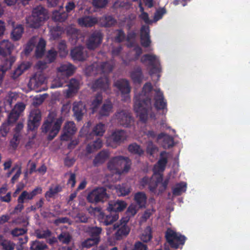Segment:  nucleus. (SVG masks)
<instances>
[{
  "mask_svg": "<svg viewBox=\"0 0 250 250\" xmlns=\"http://www.w3.org/2000/svg\"><path fill=\"white\" fill-rule=\"evenodd\" d=\"M141 44L142 46L146 48L150 45L151 41L150 39L149 28L148 26L143 25L141 28Z\"/></svg>",
  "mask_w": 250,
  "mask_h": 250,
  "instance_id": "obj_24",
  "label": "nucleus"
},
{
  "mask_svg": "<svg viewBox=\"0 0 250 250\" xmlns=\"http://www.w3.org/2000/svg\"><path fill=\"white\" fill-rule=\"evenodd\" d=\"M163 181V175L158 174L151 178L150 182H149L148 188L150 191L154 192L157 188L158 184Z\"/></svg>",
  "mask_w": 250,
  "mask_h": 250,
  "instance_id": "obj_36",
  "label": "nucleus"
},
{
  "mask_svg": "<svg viewBox=\"0 0 250 250\" xmlns=\"http://www.w3.org/2000/svg\"><path fill=\"white\" fill-rule=\"evenodd\" d=\"M27 229L24 228H15L11 231V234L14 236L23 235L27 232Z\"/></svg>",
  "mask_w": 250,
  "mask_h": 250,
  "instance_id": "obj_62",
  "label": "nucleus"
},
{
  "mask_svg": "<svg viewBox=\"0 0 250 250\" xmlns=\"http://www.w3.org/2000/svg\"><path fill=\"white\" fill-rule=\"evenodd\" d=\"M165 237L170 247L175 249L182 247L187 240L185 235L169 228L166 232Z\"/></svg>",
  "mask_w": 250,
  "mask_h": 250,
  "instance_id": "obj_6",
  "label": "nucleus"
},
{
  "mask_svg": "<svg viewBox=\"0 0 250 250\" xmlns=\"http://www.w3.org/2000/svg\"><path fill=\"white\" fill-rule=\"evenodd\" d=\"M134 201L138 208H146L147 196L145 192L139 191L134 194Z\"/></svg>",
  "mask_w": 250,
  "mask_h": 250,
  "instance_id": "obj_27",
  "label": "nucleus"
},
{
  "mask_svg": "<svg viewBox=\"0 0 250 250\" xmlns=\"http://www.w3.org/2000/svg\"><path fill=\"white\" fill-rule=\"evenodd\" d=\"M153 87L150 83H146L143 86L141 93L134 97V110L143 122H146L148 115L151 111V91Z\"/></svg>",
  "mask_w": 250,
  "mask_h": 250,
  "instance_id": "obj_1",
  "label": "nucleus"
},
{
  "mask_svg": "<svg viewBox=\"0 0 250 250\" xmlns=\"http://www.w3.org/2000/svg\"><path fill=\"white\" fill-rule=\"evenodd\" d=\"M3 250H14L15 244L12 241L8 240H3L0 243Z\"/></svg>",
  "mask_w": 250,
  "mask_h": 250,
  "instance_id": "obj_53",
  "label": "nucleus"
},
{
  "mask_svg": "<svg viewBox=\"0 0 250 250\" xmlns=\"http://www.w3.org/2000/svg\"><path fill=\"white\" fill-rule=\"evenodd\" d=\"M14 45L8 40H3L0 42V56L2 58V62L0 71L4 73L11 69L16 61V58L10 56Z\"/></svg>",
  "mask_w": 250,
  "mask_h": 250,
  "instance_id": "obj_3",
  "label": "nucleus"
},
{
  "mask_svg": "<svg viewBox=\"0 0 250 250\" xmlns=\"http://www.w3.org/2000/svg\"><path fill=\"white\" fill-rule=\"evenodd\" d=\"M46 42L44 40L41 38L36 46L35 54L37 57L41 58L44 54Z\"/></svg>",
  "mask_w": 250,
  "mask_h": 250,
  "instance_id": "obj_41",
  "label": "nucleus"
},
{
  "mask_svg": "<svg viewBox=\"0 0 250 250\" xmlns=\"http://www.w3.org/2000/svg\"><path fill=\"white\" fill-rule=\"evenodd\" d=\"M127 138L126 132L123 129H116L109 136L107 141L112 147L116 146L123 143Z\"/></svg>",
  "mask_w": 250,
  "mask_h": 250,
  "instance_id": "obj_11",
  "label": "nucleus"
},
{
  "mask_svg": "<svg viewBox=\"0 0 250 250\" xmlns=\"http://www.w3.org/2000/svg\"><path fill=\"white\" fill-rule=\"evenodd\" d=\"M131 161L127 157L122 156L112 158L107 164V168L120 174L127 172L130 168Z\"/></svg>",
  "mask_w": 250,
  "mask_h": 250,
  "instance_id": "obj_5",
  "label": "nucleus"
},
{
  "mask_svg": "<svg viewBox=\"0 0 250 250\" xmlns=\"http://www.w3.org/2000/svg\"><path fill=\"white\" fill-rule=\"evenodd\" d=\"M70 55L74 61L79 62L84 61L88 57L86 49L82 45L75 47L71 49Z\"/></svg>",
  "mask_w": 250,
  "mask_h": 250,
  "instance_id": "obj_17",
  "label": "nucleus"
},
{
  "mask_svg": "<svg viewBox=\"0 0 250 250\" xmlns=\"http://www.w3.org/2000/svg\"><path fill=\"white\" fill-rule=\"evenodd\" d=\"M108 1L109 0H92V4L96 9L103 8L107 5Z\"/></svg>",
  "mask_w": 250,
  "mask_h": 250,
  "instance_id": "obj_54",
  "label": "nucleus"
},
{
  "mask_svg": "<svg viewBox=\"0 0 250 250\" xmlns=\"http://www.w3.org/2000/svg\"><path fill=\"white\" fill-rule=\"evenodd\" d=\"M98 243L97 239H92L90 237L82 242L81 246L83 248H90L93 246L97 245Z\"/></svg>",
  "mask_w": 250,
  "mask_h": 250,
  "instance_id": "obj_52",
  "label": "nucleus"
},
{
  "mask_svg": "<svg viewBox=\"0 0 250 250\" xmlns=\"http://www.w3.org/2000/svg\"><path fill=\"white\" fill-rule=\"evenodd\" d=\"M166 151H163L161 153V157L157 162L158 167L160 170L163 171L165 169L166 165L167 163V157H163L164 154H166Z\"/></svg>",
  "mask_w": 250,
  "mask_h": 250,
  "instance_id": "obj_49",
  "label": "nucleus"
},
{
  "mask_svg": "<svg viewBox=\"0 0 250 250\" xmlns=\"http://www.w3.org/2000/svg\"><path fill=\"white\" fill-rule=\"evenodd\" d=\"M137 37V33L135 31H131L127 33L126 41L129 43V46L134 45Z\"/></svg>",
  "mask_w": 250,
  "mask_h": 250,
  "instance_id": "obj_55",
  "label": "nucleus"
},
{
  "mask_svg": "<svg viewBox=\"0 0 250 250\" xmlns=\"http://www.w3.org/2000/svg\"><path fill=\"white\" fill-rule=\"evenodd\" d=\"M130 77L134 83H140L144 78L141 67L140 66L135 67L130 72Z\"/></svg>",
  "mask_w": 250,
  "mask_h": 250,
  "instance_id": "obj_32",
  "label": "nucleus"
},
{
  "mask_svg": "<svg viewBox=\"0 0 250 250\" xmlns=\"http://www.w3.org/2000/svg\"><path fill=\"white\" fill-rule=\"evenodd\" d=\"M42 192V188L41 187H36L30 192L23 190L18 198V204L14 208V212H21L24 208L23 204L26 201L32 200L36 195L41 194Z\"/></svg>",
  "mask_w": 250,
  "mask_h": 250,
  "instance_id": "obj_7",
  "label": "nucleus"
},
{
  "mask_svg": "<svg viewBox=\"0 0 250 250\" xmlns=\"http://www.w3.org/2000/svg\"><path fill=\"white\" fill-rule=\"evenodd\" d=\"M113 104L109 101H106L102 106L99 110V115L101 116H108L112 111Z\"/></svg>",
  "mask_w": 250,
  "mask_h": 250,
  "instance_id": "obj_39",
  "label": "nucleus"
},
{
  "mask_svg": "<svg viewBox=\"0 0 250 250\" xmlns=\"http://www.w3.org/2000/svg\"><path fill=\"white\" fill-rule=\"evenodd\" d=\"M63 122V118L62 117L57 118V114L55 112H49L41 127L42 133H48V141H52L57 136Z\"/></svg>",
  "mask_w": 250,
  "mask_h": 250,
  "instance_id": "obj_2",
  "label": "nucleus"
},
{
  "mask_svg": "<svg viewBox=\"0 0 250 250\" xmlns=\"http://www.w3.org/2000/svg\"><path fill=\"white\" fill-rule=\"evenodd\" d=\"M187 184L182 182L177 183L175 185V187L172 188V194L174 196H179L183 192L186 191Z\"/></svg>",
  "mask_w": 250,
  "mask_h": 250,
  "instance_id": "obj_40",
  "label": "nucleus"
},
{
  "mask_svg": "<svg viewBox=\"0 0 250 250\" xmlns=\"http://www.w3.org/2000/svg\"><path fill=\"white\" fill-rule=\"evenodd\" d=\"M102 229L98 227H89L86 230V232L92 239H97L98 242L100 241V235L102 233Z\"/></svg>",
  "mask_w": 250,
  "mask_h": 250,
  "instance_id": "obj_35",
  "label": "nucleus"
},
{
  "mask_svg": "<svg viewBox=\"0 0 250 250\" xmlns=\"http://www.w3.org/2000/svg\"><path fill=\"white\" fill-rule=\"evenodd\" d=\"M139 208L135 204H131L127 208L125 215L129 217H132L137 213Z\"/></svg>",
  "mask_w": 250,
  "mask_h": 250,
  "instance_id": "obj_50",
  "label": "nucleus"
},
{
  "mask_svg": "<svg viewBox=\"0 0 250 250\" xmlns=\"http://www.w3.org/2000/svg\"><path fill=\"white\" fill-rule=\"evenodd\" d=\"M166 13V10L165 8H161L157 10L154 14V19L155 21H158L161 19L163 15Z\"/></svg>",
  "mask_w": 250,
  "mask_h": 250,
  "instance_id": "obj_63",
  "label": "nucleus"
},
{
  "mask_svg": "<svg viewBox=\"0 0 250 250\" xmlns=\"http://www.w3.org/2000/svg\"><path fill=\"white\" fill-rule=\"evenodd\" d=\"M125 38V35L122 29L117 30V34L115 38L116 42H123Z\"/></svg>",
  "mask_w": 250,
  "mask_h": 250,
  "instance_id": "obj_64",
  "label": "nucleus"
},
{
  "mask_svg": "<svg viewBox=\"0 0 250 250\" xmlns=\"http://www.w3.org/2000/svg\"><path fill=\"white\" fill-rule=\"evenodd\" d=\"M115 116L118 123L125 127H129L133 122V119L130 113L125 110L117 111Z\"/></svg>",
  "mask_w": 250,
  "mask_h": 250,
  "instance_id": "obj_12",
  "label": "nucleus"
},
{
  "mask_svg": "<svg viewBox=\"0 0 250 250\" xmlns=\"http://www.w3.org/2000/svg\"><path fill=\"white\" fill-rule=\"evenodd\" d=\"M35 234L39 239H44L50 237L51 235V232L48 229L45 230L37 229L35 231Z\"/></svg>",
  "mask_w": 250,
  "mask_h": 250,
  "instance_id": "obj_51",
  "label": "nucleus"
},
{
  "mask_svg": "<svg viewBox=\"0 0 250 250\" xmlns=\"http://www.w3.org/2000/svg\"><path fill=\"white\" fill-rule=\"evenodd\" d=\"M108 197L106 189L103 187H100L91 191L87 196V200L91 203H97L104 202Z\"/></svg>",
  "mask_w": 250,
  "mask_h": 250,
  "instance_id": "obj_9",
  "label": "nucleus"
},
{
  "mask_svg": "<svg viewBox=\"0 0 250 250\" xmlns=\"http://www.w3.org/2000/svg\"><path fill=\"white\" fill-rule=\"evenodd\" d=\"M31 67V63L27 62H23L19 64L15 69L13 73V77L17 78L21 75L24 71Z\"/></svg>",
  "mask_w": 250,
  "mask_h": 250,
  "instance_id": "obj_37",
  "label": "nucleus"
},
{
  "mask_svg": "<svg viewBox=\"0 0 250 250\" xmlns=\"http://www.w3.org/2000/svg\"><path fill=\"white\" fill-rule=\"evenodd\" d=\"M114 64L109 61L94 62L88 67L87 70L92 71L93 74H108L114 68Z\"/></svg>",
  "mask_w": 250,
  "mask_h": 250,
  "instance_id": "obj_8",
  "label": "nucleus"
},
{
  "mask_svg": "<svg viewBox=\"0 0 250 250\" xmlns=\"http://www.w3.org/2000/svg\"><path fill=\"white\" fill-rule=\"evenodd\" d=\"M30 248L31 250H45L47 246L44 242L36 240L30 243Z\"/></svg>",
  "mask_w": 250,
  "mask_h": 250,
  "instance_id": "obj_42",
  "label": "nucleus"
},
{
  "mask_svg": "<svg viewBox=\"0 0 250 250\" xmlns=\"http://www.w3.org/2000/svg\"><path fill=\"white\" fill-rule=\"evenodd\" d=\"M45 78L41 72L36 73L31 79L30 83L34 85L35 88H38L43 84L45 81Z\"/></svg>",
  "mask_w": 250,
  "mask_h": 250,
  "instance_id": "obj_34",
  "label": "nucleus"
},
{
  "mask_svg": "<svg viewBox=\"0 0 250 250\" xmlns=\"http://www.w3.org/2000/svg\"><path fill=\"white\" fill-rule=\"evenodd\" d=\"M152 229L150 227H147L141 236V240L145 243L150 241L152 238Z\"/></svg>",
  "mask_w": 250,
  "mask_h": 250,
  "instance_id": "obj_46",
  "label": "nucleus"
},
{
  "mask_svg": "<svg viewBox=\"0 0 250 250\" xmlns=\"http://www.w3.org/2000/svg\"><path fill=\"white\" fill-rule=\"evenodd\" d=\"M109 87V80L107 77H100L92 83V88L93 90H100L106 91Z\"/></svg>",
  "mask_w": 250,
  "mask_h": 250,
  "instance_id": "obj_22",
  "label": "nucleus"
},
{
  "mask_svg": "<svg viewBox=\"0 0 250 250\" xmlns=\"http://www.w3.org/2000/svg\"><path fill=\"white\" fill-rule=\"evenodd\" d=\"M127 206L126 203L124 201L117 200L116 201H110L106 208V211H111L113 214L116 213L119 215V212L124 210Z\"/></svg>",
  "mask_w": 250,
  "mask_h": 250,
  "instance_id": "obj_21",
  "label": "nucleus"
},
{
  "mask_svg": "<svg viewBox=\"0 0 250 250\" xmlns=\"http://www.w3.org/2000/svg\"><path fill=\"white\" fill-rule=\"evenodd\" d=\"M89 217L88 215L83 212H80L76 214L75 219L77 222L86 223L88 222Z\"/></svg>",
  "mask_w": 250,
  "mask_h": 250,
  "instance_id": "obj_56",
  "label": "nucleus"
},
{
  "mask_svg": "<svg viewBox=\"0 0 250 250\" xmlns=\"http://www.w3.org/2000/svg\"><path fill=\"white\" fill-rule=\"evenodd\" d=\"M58 75H62L65 78L72 75L74 72V66L69 62L61 64L57 69Z\"/></svg>",
  "mask_w": 250,
  "mask_h": 250,
  "instance_id": "obj_25",
  "label": "nucleus"
},
{
  "mask_svg": "<svg viewBox=\"0 0 250 250\" xmlns=\"http://www.w3.org/2000/svg\"><path fill=\"white\" fill-rule=\"evenodd\" d=\"M72 110L76 119L80 121L86 112L85 105L82 101L75 102L73 104Z\"/></svg>",
  "mask_w": 250,
  "mask_h": 250,
  "instance_id": "obj_23",
  "label": "nucleus"
},
{
  "mask_svg": "<svg viewBox=\"0 0 250 250\" xmlns=\"http://www.w3.org/2000/svg\"><path fill=\"white\" fill-rule=\"evenodd\" d=\"M68 15L66 12H56L53 14L52 18L55 21L63 22L67 18Z\"/></svg>",
  "mask_w": 250,
  "mask_h": 250,
  "instance_id": "obj_48",
  "label": "nucleus"
},
{
  "mask_svg": "<svg viewBox=\"0 0 250 250\" xmlns=\"http://www.w3.org/2000/svg\"><path fill=\"white\" fill-rule=\"evenodd\" d=\"M124 250H147V246L140 241H137L135 243L133 249L128 250L125 248Z\"/></svg>",
  "mask_w": 250,
  "mask_h": 250,
  "instance_id": "obj_60",
  "label": "nucleus"
},
{
  "mask_svg": "<svg viewBox=\"0 0 250 250\" xmlns=\"http://www.w3.org/2000/svg\"><path fill=\"white\" fill-rule=\"evenodd\" d=\"M48 18L47 11L43 7L40 5L33 9L32 15L26 19V23L31 28H39L42 23Z\"/></svg>",
  "mask_w": 250,
  "mask_h": 250,
  "instance_id": "obj_4",
  "label": "nucleus"
},
{
  "mask_svg": "<svg viewBox=\"0 0 250 250\" xmlns=\"http://www.w3.org/2000/svg\"><path fill=\"white\" fill-rule=\"evenodd\" d=\"M111 229L116 230L113 237L114 240L116 241L121 240L126 237L130 231V229L127 225L119 223H115Z\"/></svg>",
  "mask_w": 250,
  "mask_h": 250,
  "instance_id": "obj_13",
  "label": "nucleus"
},
{
  "mask_svg": "<svg viewBox=\"0 0 250 250\" xmlns=\"http://www.w3.org/2000/svg\"><path fill=\"white\" fill-rule=\"evenodd\" d=\"M154 106L157 110H162L163 114H165L167 111V102L164 99L163 93L160 89L155 90Z\"/></svg>",
  "mask_w": 250,
  "mask_h": 250,
  "instance_id": "obj_14",
  "label": "nucleus"
},
{
  "mask_svg": "<svg viewBox=\"0 0 250 250\" xmlns=\"http://www.w3.org/2000/svg\"><path fill=\"white\" fill-rule=\"evenodd\" d=\"M98 22L97 18L91 16H84L78 19V24L82 27H91Z\"/></svg>",
  "mask_w": 250,
  "mask_h": 250,
  "instance_id": "obj_26",
  "label": "nucleus"
},
{
  "mask_svg": "<svg viewBox=\"0 0 250 250\" xmlns=\"http://www.w3.org/2000/svg\"><path fill=\"white\" fill-rule=\"evenodd\" d=\"M20 136L21 134H19L18 133H15L13 138L10 142V146L14 149H16L18 146V145L20 143Z\"/></svg>",
  "mask_w": 250,
  "mask_h": 250,
  "instance_id": "obj_58",
  "label": "nucleus"
},
{
  "mask_svg": "<svg viewBox=\"0 0 250 250\" xmlns=\"http://www.w3.org/2000/svg\"><path fill=\"white\" fill-rule=\"evenodd\" d=\"M103 35L101 32L98 31L93 32L89 37L86 42L88 49L94 50L98 47L102 43Z\"/></svg>",
  "mask_w": 250,
  "mask_h": 250,
  "instance_id": "obj_15",
  "label": "nucleus"
},
{
  "mask_svg": "<svg viewBox=\"0 0 250 250\" xmlns=\"http://www.w3.org/2000/svg\"><path fill=\"white\" fill-rule=\"evenodd\" d=\"M105 131V127L104 125L101 123H99L94 127L91 133L87 135V139H89L90 137L92 135L97 136H102L103 135Z\"/></svg>",
  "mask_w": 250,
  "mask_h": 250,
  "instance_id": "obj_38",
  "label": "nucleus"
},
{
  "mask_svg": "<svg viewBox=\"0 0 250 250\" xmlns=\"http://www.w3.org/2000/svg\"><path fill=\"white\" fill-rule=\"evenodd\" d=\"M114 85L121 92L123 97H128L131 90L128 80L125 79L118 80L114 83Z\"/></svg>",
  "mask_w": 250,
  "mask_h": 250,
  "instance_id": "obj_20",
  "label": "nucleus"
},
{
  "mask_svg": "<svg viewBox=\"0 0 250 250\" xmlns=\"http://www.w3.org/2000/svg\"><path fill=\"white\" fill-rule=\"evenodd\" d=\"M119 219V215L116 213H112L111 211L101 213L98 215L99 221L104 226H108L112 224Z\"/></svg>",
  "mask_w": 250,
  "mask_h": 250,
  "instance_id": "obj_18",
  "label": "nucleus"
},
{
  "mask_svg": "<svg viewBox=\"0 0 250 250\" xmlns=\"http://www.w3.org/2000/svg\"><path fill=\"white\" fill-rule=\"evenodd\" d=\"M141 62L143 63L148 62V65L151 67L149 71L150 75L160 71V62L156 55L150 54H145L141 57Z\"/></svg>",
  "mask_w": 250,
  "mask_h": 250,
  "instance_id": "obj_10",
  "label": "nucleus"
},
{
  "mask_svg": "<svg viewBox=\"0 0 250 250\" xmlns=\"http://www.w3.org/2000/svg\"><path fill=\"white\" fill-rule=\"evenodd\" d=\"M18 242L17 243L16 249L17 250H23V245L26 244L28 241V236H23L18 238Z\"/></svg>",
  "mask_w": 250,
  "mask_h": 250,
  "instance_id": "obj_59",
  "label": "nucleus"
},
{
  "mask_svg": "<svg viewBox=\"0 0 250 250\" xmlns=\"http://www.w3.org/2000/svg\"><path fill=\"white\" fill-rule=\"evenodd\" d=\"M75 123L72 121L66 122L63 128V133L61 136L62 141H68L76 132Z\"/></svg>",
  "mask_w": 250,
  "mask_h": 250,
  "instance_id": "obj_19",
  "label": "nucleus"
},
{
  "mask_svg": "<svg viewBox=\"0 0 250 250\" xmlns=\"http://www.w3.org/2000/svg\"><path fill=\"white\" fill-rule=\"evenodd\" d=\"M103 95L101 93H98L96 94L93 100L91 106L93 111H96L103 101Z\"/></svg>",
  "mask_w": 250,
  "mask_h": 250,
  "instance_id": "obj_47",
  "label": "nucleus"
},
{
  "mask_svg": "<svg viewBox=\"0 0 250 250\" xmlns=\"http://www.w3.org/2000/svg\"><path fill=\"white\" fill-rule=\"evenodd\" d=\"M41 119V112L39 110H34L30 112L29 115L27 127L30 130H34L38 128Z\"/></svg>",
  "mask_w": 250,
  "mask_h": 250,
  "instance_id": "obj_16",
  "label": "nucleus"
},
{
  "mask_svg": "<svg viewBox=\"0 0 250 250\" xmlns=\"http://www.w3.org/2000/svg\"><path fill=\"white\" fill-rule=\"evenodd\" d=\"M128 149L130 153L139 156H141L144 153V151L141 148V146L136 143H133L129 145L128 147Z\"/></svg>",
  "mask_w": 250,
  "mask_h": 250,
  "instance_id": "obj_45",
  "label": "nucleus"
},
{
  "mask_svg": "<svg viewBox=\"0 0 250 250\" xmlns=\"http://www.w3.org/2000/svg\"><path fill=\"white\" fill-rule=\"evenodd\" d=\"M158 140L163 139L162 146L164 148H169L174 145L173 138L164 133H161L157 136Z\"/></svg>",
  "mask_w": 250,
  "mask_h": 250,
  "instance_id": "obj_31",
  "label": "nucleus"
},
{
  "mask_svg": "<svg viewBox=\"0 0 250 250\" xmlns=\"http://www.w3.org/2000/svg\"><path fill=\"white\" fill-rule=\"evenodd\" d=\"M103 146V142L101 138H98L92 143L88 144L86 146V151L90 154L95 151L100 149Z\"/></svg>",
  "mask_w": 250,
  "mask_h": 250,
  "instance_id": "obj_33",
  "label": "nucleus"
},
{
  "mask_svg": "<svg viewBox=\"0 0 250 250\" xmlns=\"http://www.w3.org/2000/svg\"><path fill=\"white\" fill-rule=\"evenodd\" d=\"M118 192L121 196H125L128 195L130 191L129 188H128L125 185L123 184L120 186L118 188Z\"/></svg>",
  "mask_w": 250,
  "mask_h": 250,
  "instance_id": "obj_61",
  "label": "nucleus"
},
{
  "mask_svg": "<svg viewBox=\"0 0 250 250\" xmlns=\"http://www.w3.org/2000/svg\"><path fill=\"white\" fill-rule=\"evenodd\" d=\"M109 157V151L106 150H103L96 155L93 161V164L95 167L99 166L104 163Z\"/></svg>",
  "mask_w": 250,
  "mask_h": 250,
  "instance_id": "obj_29",
  "label": "nucleus"
},
{
  "mask_svg": "<svg viewBox=\"0 0 250 250\" xmlns=\"http://www.w3.org/2000/svg\"><path fill=\"white\" fill-rule=\"evenodd\" d=\"M101 26L104 27H110L117 23V20L112 15H104L98 20Z\"/></svg>",
  "mask_w": 250,
  "mask_h": 250,
  "instance_id": "obj_28",
  "label": "nucleus"
},
{
  "mask_svg": "<svg viewBox=\"0 0 250 250\" xmlns=\"http://www.w3.org/2000/svg\"><path fill=\"white\" fill-rule=\"evenodd\" d=\"M68 89L66 92V96L68 97L73 94L77 93L80 88V82L76 79H71L68 84Z\"/></svg>",
  "mask_w": 250,
  "mask_h": 250,
  "instance_id": "obj_30",
  "label": "nucleus"
},
{
  "mask_svg": "<svg viewBox=\"0 0 250 250\" xmlns=\"http://www.w3.org/2000/svg\"><path fill=\"white\" fill-rule=\"evenodd\" d=\"M58 239L63 244H68L71 239V236L68 233L62 232L58 236Z\"/></svg>",
  "mask_w": 250,
  "mask_h": 250,
  "instance_id": "obj_57",
  "label": "nucleus"
},
{
  "mask_svg": "<svg viewBox=\"0 0 250 250\" xmlns=\"http://www.w3.org/2000/svg\"><path fill=\"white\" fill-rule=\"evenodd\" d=\"M23 32V28L21 25L15 27L11 33V38L13 41H17L20 40Z\"/></svg>",
  "mask_w": 250,
  "mask_h": 250,
  "instance_id": "obj_43",
  "label": "nucleus"
},
{
  "mask_svg": "<svg viewBox=\"0 0 250 250\" xmlns=\"http://www.w3.org/2000/svg\"><path fill=\"white\" fill-rule=\"evenodd\" d=\"M62 190V187L59 185H57L55 186H51L50 187L49 190L47 191L45 194L46 198H52L54 195L61 192Z\"/></svg>",
  "mask_w": 250,
  "mask_h": 250,
  "instance_id": "obj_44",
  "label": "nucleus"
}]
</instances>
